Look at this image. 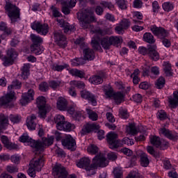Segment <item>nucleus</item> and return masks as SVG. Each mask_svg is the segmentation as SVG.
<instances>
[{
    "label": "nucleus",
    "mask_w": 178,
    "mask_h": 178,
    "mask_svg": "<svg viewBox=\"0 0 178 178\" xmlns=\"http://www.w3.org/2000/svg\"><path fill=\"white\" fill-rule=\"evenodd\" d=\"M90 163L91 161L89 158L83 157L76 162V166L81 169H86L88 172V176L95 175V171L94 170L97 169V168H105L106 166H108L106 157L102 153H99V154L96 155L92 159V164Z\"/></svg>",
    "instance_id": "1"
},
{
    "label": "nucleus",
    "mask_w": 178,
    "mask_h": 178,
    "mask_svg": "<svg viewBox=\"0 0 178 178\" xmlns=\"http://www.w3.org/2000/svg\"><path fill=\"white\" fill-rule=\"evenodd\" d=\"M22 88V82H19V80L15 79L13 81L12 84L8 86L9 92L8 93L0 98V106H3V105H8L10 102H12L13 99H15V90H19V88Z\"/></svg>",
    "instance_id": "2"
},
{
    "label": "nucleus",
    "mask_w": 178,
    "mask_h": 178,
    "mask_svg": "<svg viewBox=\"0 0 178 178\" xmlns=\"http://www.w3.org/2000/svg\"><path fill=\"white\" fill-rule=\"evenodd\" d=\"M77 19L79 21L81 27H83L84 29H90L91 27V23L92 22H97L92 13L87 10H83L82 13H78Z\"/></svg>",
    "instance_id": "3"
},
{
    "label": "nucleus",
    "mask_w": 178,
    "mask_h": 178,
    "mask_svg": "<svg viewBox=\"0 0 178 178\" xmlns=\"http://www.w3.org/2000/svg\"><path fill=\"white\" fill-rule=\"evenodd\" d=\"M6 13L10 19L11 23H16L20 19V9L16 5H14L10 1H7L5 6Z\"/></svg>",
    "instance_id": "4"
},
{
    "label": "nucleus",
    "mask_w": 178,
    "mask_h": 178,
    "mask_svg": "<svg viewBox=\"0 0 178 178\" xmlns=\"http://www.w3.org/2000/svg\"><path fill=\"white\" fill-rule=\"evenodd\" d=\"M54 137L51 136L50 138H42L41 140H32L31 146L32 148H34L35 151H42L44 148L47 147H50L54 144Z\"/></svg>",
    "instance_id": "5"
},
{
    "label": "nucleus",
    "mask_w": 178,
    "mask_h": 178,
    "mask_svg": "<svg viewBox=\"0 0 178 178\" xmlns=\"http://www.w3.org/2000/svg\"><path fill=\"white\" fill-rule=\"evenodd\" d=\"M37 106L39 109V116L42 119L47 118L48 108L47 107V101L44 96H40L36 99Z\"/></svg>",
    "instance_id": "6"
},
{
    "label": "nucleus",
    "mask_w": 178,
    "mask_h": 178,
    "mask_svg": "<svg viewBox=\"0 0 178 178\" xmlns=\"http://www.w3.org/2000/svg\"><path fill=\"white\" fill-rule=\"evenodd\" d=\"M17 58V51L13 48L8 49L6 51V56L3 58V65L4 66H10V65H13V62Z\"/></svg>",
    "instance_id": "7"
},
{
    "label": "nucleus",
    "mask_w": 178,
    "mask_h": 178,
    "mask_svg": "<svg viewBox=\"0 0 178 178\" xmlns=\"http://www.w3.org/2000/svg\"><path fill=\"white\" fill-rule=\"evenodd\" d=\"M106 140L111 149H116L120 147V140L118 139V134L110 132L106 135Z\"/></svg>",
    "instance_id": "8"
},
{
    "label": "nucleus",
    "mask_w": 178,
    "mask_h": 178,
    "mask_svg": "<svg viewBox=\"0 0 178 178\" xmlns=\"http://www.w3.org/2000/svg\"><path fill=\"white\" fill-rule=\"evenodd\" d=\"M31 27L33 30L41 35H47L49 31V27L47 24H41L40 22H34L31 24Z\"/></svg>",
    "instance_id": "9"
},
{
    "label": "nucleus",
    "mask_w": 178,
    "mask_h": 178,
    "mask_svg": "<svg viewBox=\"0 0 178 178\" xmlns=\"http://www.w3.org/2000/svg\"><path fill=\"white\" fill-rule=\"evenodd\" d=\"M69 173L66 168L60 163H56L53 168V175L58 178H67Z\"/></svg>",
    "instance_id": "10"
},
{
    "label": "nucleus",
    "mask_w": 178,
    "mask_h": 178,
    "mask_svg": "<svg viewBox=\"0 0 178 178\" xmlns=\"http://www.w3.org/2000/svg\"><path fill=\"white\" fill-rule=\"evenodd\" d=\"M54 38L58 47L66 48V45H67V40L62 31H55L54 32Z\"/></svg>",
    "instance_id": "11"
},
{
    "label": "nucleus",
    "mask_w": 178,
    "mask_h": 178,
    "mask_svg": "<svg viewBox=\"0 0 178 178\" xmlns=\"http://www.w3.org/2000/svg\"><path fill=\"white\" fill-rule=\"evenodd\" d=\"M26 87L28 92L22 94V99H20V104L22 105H27L29 102L34 100V95H35L34 89L30 88V86Z\"/></svg>",
    "instance_id": "12"
},
{
    "label": "nucleus",
    "mask_w": 178,
    "mask_h": 178,
    "mask_svg": "<svg viewBox=\"0 0 178 178\" xmlns=\"http://www.w3.org/2000/svg\"><path fill=\"white\" fill-rule=\"evenodd\" d=\"M61 143L67 149H71V151L76 149V140L70 135H66L65 137L61 140Z\"/></svg>",
    "instance_id": "13"
},
{
    "label": "nucleus",
    "mask_w": 178,
    "mask_h": 178,
    "mask_svg": "<svg viewBox=\"0 0 178 178\" xmlns=\"http://www.w3.org/2000/svg\"><path fill=\"white\" fill-rule=\"evenodd\" d=\"M56 22L58 23V26L63 29L64 33L65 34H70V33H73L74 31H76V28H74V26L70 25V23L67 22L65 21V19H56Z\"/></svg>",
    "instance_id": "14"
},
{
    "label": "nucleus",
    "mask_w": 178,
    "mask_h": 178,
    "mask_svg": "<svg viewBox=\"0 0 178 178\" xmlns=\"http://www.w3.org/2000/svg\"><path fill=\"white\" fill-rule=\"evenodd\" d=\"M150 30L154 35H156L161 40L162 38H166L168 35V31L162 27H158L154 25L151 26Z\"/></svg>",
    "instance_id": "15"
},
{
    "label": "nucleus",
    "mask_w": 178,
    "mask_h": 178,
    "mask_svg": "<svg viewBox=\"0 0 178 178\" xmlns=\"http://www.w3.org/2000/svg\"><path fill=\"white\" fill-rule=\"evenodd\" d=\"M81 97L84 99H87L88 102L93 105V106H95L97 105V99L95 98V96L92 93L86 90H81Z\"/></svg>",
    "instance_id": "16"
},
{
    "label": "nucleus",
    "mask_w": 178,
    "mask_h": 178,
    "mask_svg": "<svg viewBox=\"0 0 178 178\" xmlns=\"http://www.w3.org/2000/svg\"><path fill=\"white\" fill-rule=\"evenodd\" d=\"M104 79H106V74L102 71H99L97 74L92 76L90 80L92 84H102Z\"/></svg>",
    "instance_id": "17"
},
{
    "label": "nucleus",
    "mask_w": 178,
    "mask_h": 178,
    "mask_svg": "<svg viewBox=\"0 0 178 178\" xmlns=\"http://www.w3.org/2000/svg\"><path fill=\"white\" fill-rule=\"evenodd\" d=\"M30 166L35 169L37 172H40L41 169L44 168V159L42 157L38 159H32L30 162Z\"/></svg>",
    "instance_id": "18"
},
{
    "label": "nucleus",
    "mask_w": 178,
    "mask_h": 178,
    "mask_svg": "<svg viewBox=\"0 0 178 178\" xmlns=\"http://www.w3.org/2000/svg\"><path fill=\"white\" fill-rule=\"evenodd\" d=\"M83 59L85 60V63L86 60H93L95 58V53L94 52V50L89 47H85L83 50Z\"/></svg>",
    "instance_id": "19"
},
{
    "label": "nucleus",
    "mask_w": 178,
    "mask_h": 178,
    "mask_svg": "<svg viewBox=\"0 0 178 178\" xmlns=\"http://www.w3.org/2000/svg\"><path fill=\"white\" fill-rule=\"evenodd\" d=\"M69 102L64 97H58L56 102V108L58 111H67V105Z\"/></svg>",
    "instance_id": "20"
},
{
    "label": "nucleus",
    "mask_w": 178,
    "mask_h": 178,
    "mask_svg": "<svg viewBox=\"0 0 178 178\" xmlns=\"http://www.w3.org/2000/svg\"><path fill=\"white\" fill-rule=\"evenodd\" d=\"M159 133L160 134L165 136V137L167 138H169V140H177V134H172V131H170L169 129H167L166 128H161L159 131Z\"/></svg>",
    "instance_id": "21"
},
{
    "label": "nucleus",
    "mask_w": 178,
    "mask_h": 178,
    "mask_svg": "<svg viewBox=\"0 0 178 178\" xmlns=\"http://www.w3.org/2000/svg\"><path fill=\"white\" fill-rule=\"evenodd\" d=\"M99 129V125L95 123H88L84 125V128L82 129L83 134H88V133H91V131H94V130H98Z\"/></svg>",
    "instance_id": "22"
},
{
    "label": "nucleus",
    "mask_w": 178,
    "mask_h": 178,
    "mask_svg": "<svg viewBox=\"0 0 178 178\" xmlns=\"http://www.w3.org/2000/svg\"><path fill=\"white\" fill-rule=\"evenodd\" d=\"M35 120H37V117L34 114H32L31 116L28 117L26 120V126L29 130H35V127L37 126Z\"/></svg>",
    "instance_id": "23"
},
{
    "label": "nucleus",
    "mask_w": 178,
    "mask_h": 178,
    "mask_svg": "<svg viewBox=\"0 0 178 178\" xmlns=\"http://www.w3.org/2000/svg\"><path fill=\"white\" fill-rule=\"evenodd\" d=\"M75 127L74 124L64 121L61 126H58V130L60 131H72V130H74Z\"/></svg>",
    "instance_id": "24"
},
{
    "label": "nucleus",
    "mask_w": 178,
    "mask_h": 178,
    "mask_svg": "<svg viewBox=\"0 0 178 178\" xmlns=\"http://www.w3.org/2000/svg\"><path fill=\"white\" fill-rule=\"evenodd\" d=\"M148 56L152 59V60H159V54L155 49V47L149 46L148 47Z\"/></svg>",
    "instance_id": "25"
},
{
    "label": "nucleus",
    "mask_w": 178,
    "mask_h": 178,
    "mask_svg": "<svg viewBox=\"0 0 178 178\" xmlns=\"http://www.w3.org/2000/svg\"><path fill=\"white\" fill-rule=\"evenodd\" d=\"M31 40L32 41L31 46H37V45H41L43 42L42 38L40 36H38L34 33L31 34L30 35Z\"/></svg>",
    "instance_id": "26"
},
{
    "label": "nucleus",
    "mask_w": 178,
    "mask_h": 178,
    "mask_svg": "<svg viewBox=\"0 0 178 178\" xmlns=\"http://www.w3.org/2000/svg\"><path fill=\"white\" fill-rule=\"evenodd\" d=\"M163 66L164 74H165L167 77H170V76H173V72H172V65L169 62H164Z\"/></svg>",
    "instance_id": "27"
},
{
    "label": "nucleus",
    "mask_w": 178,
    "mask_h": 178,
    "mask_svg": "<svg viewBox=\"0 0 178 178\" xmlns=\"http://www.w3.org/2000/svg\"><path fill=\"white\" fill-rule=\"evenodd\" d=\"M101 45L104 49H111L112 44L111 43V39L108 36H106L101 40Z\"/></svg>",
    "instance_id": "28"
},
{
    "label": "nucleus",
    "mask_w": 178,
    "mask_h": 178,
    "mask_svg": "<svg viewBox=\"0 0 178 178\" xmlns=\"http://www.w3.org/2000/svg\"><path fill=\"white\" fill-rule=\"evenodd\" d=\"M21 71V77H22L24 80L29 79V76H30V66L27 64L24 65Z\"/></svg>",
    "instance_id": "29"
},
{
    "label": "nucleus",
    "mask_w": 178,
    "mask_h": 178,
    "mask_svg": "<svg viewBox=\"0 0 178 178\" xmlns=\"http://www.w3.org/2000/svg\"><path fill=\"white\" fill-rule=\"evenodd\" d=\"M169 103L172 108H177L178 106V92H173V97H169Z\"/></svg>",
    "instance_id": "30"
},
{
    "label": "nucleus",
    "mask_w": 178,
    "mask_h": 178,
    "mask_svg": "<svg viewBox=\"0 0 178 178\" xmlns=\"http://www.w3.org/2000/svg\"><path fill=\"white\" fill-rule=\"evenodd\" d=\"M113 98L117 105H120V104H122V102H123V99H124V95L122 92H118L114 93Z\"/></svg>",
    "instance_id": "31"
},
{
    "label": "nucleus",
    "mask_w": 178,
    "mask_h": 178,
    "mask_svg": "<svg viewBox=\"0 0 178 178\" xmlns=\"http://www.w3.org/2000/svg\"><path fill=\"white\" fill-rule=\"evenodd\" d=\"M143 40L148 44H155V38H154V35L151 33H145L143 35Z\"/></svg>",
    "instance_id": "32"
},
{
    "label": "nucleus",
    "mask_w": 178,
    "mask_h": 178,
    "mask_svg": "<svg viewBox=\"0 0 178 178\" xmlns=\"http://www.w3.org/2000/svg\"><path fill=\"white\" fill-rule=\"evenodd\" d=\"M140 165L144 168H147L149 165V159H148V155L145 153L140 154Z\"/></svg>",
    "instance_id": "33"
},
{
    "label": "nucleus",
    "mask_w": 178,
    "mask_h": 178,
    "mask_svg": "<svg viewBox=\"0 0 178 178\" xmlns=\"http://www.w3.org/2000/svg\"><path fill=\"white\" fill-rule=\"evenodd\" d=\"M126 130L127 133L131 134V136H136V134L138 133L137 128H136V124H129V125L127 127Z\"/></svg>",
    "instance_id": "34"
},
{
    "label": "nucleus",
    "mask_w": 178,
    "mask_h": 178,
    "mask_svg": "<svg viewBox=\"0 0 178 178\" xmlns=\"http://www.w3.org/2000/svg\"><path fill=\"white\" fill-rule=\"evenodd\" d=\"M161 138L159 136H153L150 137V143L152 145H154L156 148H159L161 147Z\"/></svg>",
    "instance_id": "35"
},
{
    "label": "nucleus",
    "mask_w": 178,
    "mask_h": 178,
    "mask_svg": "<svg viewBox=\"0 0 178 178\" xmlns=\"http://www.w3.org/2000/svg\"><path fill=\"white\" fill-rule=\"evenodd\" d=\"M19 141L21 143H27L28 145H30L33 148V146L31 145V143L33 141H35V140H33L29 137L28 134H24L20 138H19Z\"/></svg>",
    "instance_id": "36"
},
{
    "label": "nucleus",
    "mask_w": 178,
    "mask_h": 178,
    "mask_svg": "<svg viewBox=\"0 0 178 178\" xmlns=\"http://www.w3.org/2000/svg\"><path fill=\"white\" fill-rule=\"evenodd\" d=\"M86 60L83 58H77L71 60L72 66H81V65H85Z\"/></svg>",
    "instance_id": "37"
},
{
    "label": "nucleus",
    "mask_w": 178,
    "mask_h": 178,
    "mask_svg": "<svg viewBox=\"0 0 178 178\" xmlns=\"http://www.w3.org/2000/svg\"><path fill=\"white\" fill-rule=\"evenodd\" d=\"M54 122L56 124V128L58 130L59 126H62L65 122V117L63 115H58L54 117Z\"/></svg>",
    "instance_id": "38"
},
{
    "label": "nucleus",
    "mask_w": 178,
    "mask_h": 178,
    "mask_svg": "<svg viewBox=\"0 0 178 178\" xmlns=\"http://www.w3.org/2000/svg\"><path fill=\"white\" fill-rule=\"evenodd\" d=\"M31 51L33 54H35V55H41L42 52H44V47L40 45L37 46H31Z\"/></svg>",
    "instance_id": "39"
},
{
    "label": "nucleus",
    "mask_w": 178,
    "mask_h": 178,
    "mask_svg": "<svg viewBox=\"0 0 178 178\" xmlns=\"http://www.w3.org/2000/svg\"><path fill=\"white\" fill-rule=\"evenodd\" d=\"M8 123H9L8 116L4 114H0V134L2 133V126H3V124H8Z\"/></svg>",
    "instance_id": "40"
},
{
    "label": "nucleus",
    "mask_w": 178,
    "mask_h": 178,
    "mask_svg": "<svg viewBox=\"0 0 178 178\" xmlns=\"http://www.w3.org/2000/svg\"><path fill=\"white\" fill-rule=\"evenodd\" d=\"M86 113L88 115L89 119L90 120H92L93 122H95V120H98V114L93 111L90 108H86Z\"/></svg>",
    "instance_id": "41"
},
{
    "label": "nucleus",
    "mask_w": 178,
    "mask_h": 178,
    "mask_svg": "<svg viewBox=\"0 0 178 178\" xmlns=\"http://www.w3.org/2000/svg\"><path fill=\"white\" fill-rule=\"evenodd\" d=\"M138 74H140V70L138 69H136L131 74V77L133 79L134 84H138V83H140V78H138Z\"/></svg>",
    "instance_id": "42"
},
{
    "label": "nucleus",
    "mask_w": 178,
    "mask_h": 178,
    "mask_svg": "<svg viewBox=\"0 0 178 178\" xmlns=\"http://www.w3.org/2000/svg\"><path fill=\"white\" fill-rule=\"evenodd\" d=\"M110 42L111 45H119L122 42V38L118 36H111Z\"/></svg>",
    "instance_id": "43"
},
{
    "label": "nucleus",
    "mask_w": 178,
    "mask_h": 178,
    "mask_svg": "<svg viewBox=\"0 0 178 178\" xmlns=\"http://www.w3.org/2000/svg\"><path fill=\"white\" fill-rule=\"evenodd\" d=\"M87 151L89 154H91L92 155H95L96 154H98L99 149L98 148V147H97V145H91L90 146L88 147Z\"/></svg>",
    "instance_id": "44"
},
{
    "label": "nucleus",
    "mask_w": 178,
    "mask_h": 178,
    "mask_svg": "<svg viewBox=\"0 0 178 178\" xmlns=\"http://www.w3.org/2000/svg\"><path fill=\"white\" fill-rule=\"evenodd\" d=\"M74 44L79 45L81 49H84L87 47V44L84 42V38H79L74 42Z\"/></svg>",
    "instance_id": "45"
},
{
    "label": "nucleus",
    "mask_w": 178,
    "mask_h": 178,
    "mask_svg": "<svg viewBox=\"0 0 178 178\" xmlns=\"http://www.w3.org/2000/svg\"><path fill=\"white\" fill-rule=\"evenodd\" d=\"M175 6L171 2H165L163 3V9L165 12H170L173 10Z\"/></svg>",
    "instance_id": "46"
},
{
    "label": "nucleus",
    "mask_w": 178,
    "mask_h": 178,
    "mask_svg": "<svg viewBox=\"0 0 178 178\" xmlns=\"http://www.w3.org/2000/svg\"><path fill=\"white\" fill-rule=\"evenodd\" d=\"M165 86V78L161 76L159 77L156 82V88L161 90V88H163Z\"/></svg>",
    "instance_id": "47"
},
{
    "label": "nucleus",
    "mask_w": 178,
    "mask_h": 178,
    "mask_svg": "<svg viewBox=\"0 0 178 178\" xmlns=\"http://www.w3.org/2000/svg\"><path fill=\"white\" fill-rule=\"evenodd\" d=\"M8 118H9L10 122H12V123H14V124L19 123L20 122V120H22V118L20 116H19L18 115L10 114Z\"/></svg>",
    "instance_id": "48"
},
{
    "label": "nucleus",
    "mask_w": 178,
    "mask_h": 178,
    "mask_svg": "<svg viewBox=\"0 0 178 178\" xmlns=\"http://www.w3.org/2000/svg\"><path fill=\"white\" fill-rule=\"evenodd\" d=\"M39 90L42 92H47V91L49 90V84H48L47 82H42L39 85Z\"/></svg>",
    "instance_id": "49"
},
{
    "label": "nucleus",
    "mask_w": 178,
    "mask_h": 178,
    "mask_svg": "<svg viewBox=\"0 0 178 178\" xmlns=\"http://www.w3.org/2000/svg\"><path fill=\"white\" fill-rule=\"evenodd\" d=\"M71 86H74L75 87H77L78 88H84L85 84L84 82L80 81H72L70 82Z\"/></svg>",
    "instance_id": "50"
},
{
    "label": "nucleus",
    "mask_w": 178,
    "mask_h": 178,
    "mask_svg": "<svg viewBox=\"0 0 178 178\" xmlns=\"http://www.w3.org/2000/svg\"><path fill=\"white\" fill-rule=\"evenodd\" d=\"M51 10L54 17H60L62 16V14L59 12V9L54 6H51Z\"/></svg>",
    "instance_id": "51"
},
{
    "label": "nucleus",
    "mask_w": 178,
    "mask_h": 178,
    "mask_svg": "<svg viewBox=\"0 0 178 178\" xmlns=\"http://www.w3.org/2000/svg\"><path fill=\"white\" fill-rule=\"evenodd\" d=\"M157 118H159L160 120H165V119H168V115L165 111L161 110L157 113Z\"/></svg>",
    "instance_id": "52"
},
{
    "label": "nucleus",
    "mask_w": 178,
    "mask_h": 178,
    "mask_svg": "<svg viewBox=\"0 0 178 178\" xmlns=\"http://www.w3.org/2000/svg\"><path fill=\"white\" fill-rule=\"evenodd\" d=\"M147 151L150 155H152V156H154V158H158L159 155L156 152H155V149H154V147L152 146H147Z\"/></svg>",
    "instance_id": "53"
},
{
    "label": "nucleus",
    "mask_w": 178,
    "mask_h": 178,
    "mask_svg": "<svg viewBox=\"0 0 178 178\" xmlns=\"http://www.w3.org/2000/svg\"><path fill=\"white\" fill-rule=\"evenodd\" d=\"M120 24H121V26L123 27V29H124V30H127V29H129V27H130V21H129V19H123L120 22Z\"/></svg>",
    "instance_id": "54"
},
{
    "label": "nucleus",
    "mask_w": 178,
    "mask_h": 178,
    "mask_svg": "<svg viewBox=\"0 0 178 178\" xmlns=\"http://www.w3.org/2000/svg\"><path fill=\"white\" fill-rule=\"evenodd\" d=\"M116 3L120 9H127V5L126 4V1L124 0H118Z\"/></svg>",
    "instance_id": "55"
},
{
    "label": "nucleus",
    "mask_w": 178,
    "mask_h": 178,
    "mask_svg": "<svg viewBox=\"0 0 178 178\" xmlns=\"http://www.w3.org/2000/svg\"><path fill=\"white\" fill-rule=\"evenodd\" d=\"M49 86L51 87V88H53V90H56V88L60 86V82L56 81H51L49 82Z\"/></svg>",
    "instance_id": "56"
},
{
    "label": "nucleus",
    "mask_w": 178,
    "mask_h": 178,
    "mask_svg": "<svg viewBox=\"0 0 178 178\" xmlns=\"http://www.w3.org/2000/svg\"><path fill=\"white\" fill-rule=\"evenodd\" d=\"M69 67V65L67 64H64L63 65H56L53 67V69L54 70H56V72H62V70H63V69H66Z\"/></svg>",
    "instance_id": "57"
},
{
    "label": "nucleus",
    "mask_w": 178,
    "mask_h": 178,
    "mask_svg": "<svg viewBox=\"0 0 178 178\" xmlns=\"http://www.w3.org/2000/svg\"><path fill=\"white\" fill-rule=\"evenodd\" d=\"M91 45L92 48L98 51V49H101V45H99V42H98V40L95 39H92L91 42Z\"/></svg>",
    "instance_id": "58"
},
{
    "label": "nucleus",
    "mask_w": 178,
    "mask_h": 178,
    "mask_svg": "<svg viewBox=\"0 0 178 178\" xmlns=\"http://www.w3.org/2000/svg\"><path fill=\"white\" fill-rule=\"evenodd\" d=\"M6 170L8 172V173H17L19 172V168H17L16 166L8 165Z\"/></svg>",
    "instance_id": "59"
},
{
    "label": "nucleus",
    "mask_w": 178,
    "mask_h": 178,
    "mask_svg": "<svg viewBox=\"0 0 178 178\" xmlns=\"http://www.w3.org/2000/svg\"><path fill=\"white\" fill-rule=\"evenodd\" d=\"M168 147H169V143L166 142V140L163 139H161L159 148H160V149H167Z\"/></svg>",
    "instance_id": "60"
},
{
    "label": "nucleus",
    "mask_w": 178,
    "mask_h": 178,
    "mask_svg": "<svg viewBox=\"0 0 178 178\" xmlns=\"http://www.w3.org/2000/svg\"><path fill=\"white\" fill-rule=\"evenodd\" d=\"M113 174L115 178H121L123 175V172H122V170H120V168H115L113 170Z\"/></svg>",
    "instance_id": "61"
},
{
    "label": "nucleus",
    "mask_w": 178,
    "mask_h": 178,
    "mask_svg": "<svg viewBox=\"0 0 178 178\" xmlns=\"http://www.w3.org/2000/svg\"><path fill=\"white\" fill-rule=\"evenodd\" d=\"M95 33L96 34H97L98 35H101L102 37L104 35H106V34H108V30L106 29H98L95 30Z\"/></svg>",
    "instance_id": "62"
},
{
    "label": "nucleus",
    "mask_w": 178,
    "mask_h": 178,
    "mask_svg": "<svg viewBox=\"0 0 178 178\" xmlns=\"http://www.w3.org/2000/svg\"><path fill=\"white\" fill-rule=\"evenodd\" d=\"M83 115L81 114V111H75V113L73 114L72 118L77 120L78 122H80L81 120Z\"/></svg>",
    "instance_id": "63"
},
{
    "label": "nucleus",
    "mask_w": 178,
    "mask_h": 178,
    "mask_svg": "<svg viewBox=\"0 0 178 178\" xmlns=\"http://www.w3.org/2000/svg\"><path fill=\"white\" fill-rule=\"evenodd\" d=\"M6 148L7 149H17L19 148V146L17 144L13 143L12 142H9L8 145L6 146Z\"/></svg>",
    "instance_id": "64"
}]
</instances>
